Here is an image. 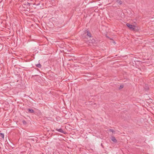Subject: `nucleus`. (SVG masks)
I'll list each match as a JSON object with an SVG mask.
<instances>
[{
  "label": "nucleus",
  "mask_w": 154,
  "mask_h": 154,
  "mask_svg": "<svg viewBox=\"0 0 154 154\" xmlns=\"http://www.w3.org/2000/svg\"><path fill=\"white\" fill-rule=\"evenodd\" d=\"M126 25L130 29L132 30H134L136 27V26H135L132 25L129 23H127Z\"/></svg>",
  "instance_id": "nucleus-1"
},
{
  "label": "nucleus",
  "mask_w": 154,
  "mask_h": 154,
  "mask_svg": "<svg viewBox=\"0 0 154 154\" xmlns=\"http://www.w3.org/2000/svg\"><path fill=\"white\" fill-rule=\"evenodd\" d=\"M55 129L56 131H58L59 132L65 133L64 132V131L62 129L58 128H55Z\"/></svg>",
  "instance_id": "nucleus-2"
},
{
  "label": "nucleus",
  "mask_w": 154,
  "mask_h": 154,
  "mask_svg": "<svg viewBox=\"0 0 154 154\" xmlns=\"http://www.w3.org/2000/svg\"><path fill=\"white\" fill-rule=\"evenodd\" d=\"M28 112L30 113H34V111L32 109H27Z\"/></svg>",
  "instance_id": "nucleus-3"
},
{
  "label": "nucleus",
  "mask_w": 154,
  "mask_h": 154,
  "mask_svg": "<svg viewBox=\"0 0 154 154\" xmlns=\"http://www.w3.org/2000/svg\"><path fill=\"white\" fill-rule=\"evenodd\" d=\"M111 140L114 142H117V140L114 137H111Z\"/></svg>",
  "instance_id": "nucleus-4"
},
{
  "label": "nucleus",
  "mask_w": 154,
  "mask_h": 154,
  "mask_svg": "<svg viewBox=\"0 0 154 154\" xmlns=\"http://www.w3.org/2000/svg\"><path fill=\"white\" fill-rule=\"evenodd\" d=\"M116 2L120 5H121L122 2L121 0H116Z\"/></svg>",
  "instance_id": "nucleus-5"
},
{
  "label": "nucleus",
  "mask_w": 154,
  "mask_h": 154,
  "mask_svg": "<svg viewBox=\"0 0 154 154\" xmlns=\"http://www.w3.org/2000/svg\"><path fill=\"white\" fill-rule=\"evenodd\" d=\"M36 66L37 67H38L39 68H40L41 67V65L40 63H38L36 65Z\"/></svg>",
  "instance_id": "nucleus-6"
},
{
  "label": "nucleus",
  "mask_w": 154,
  "mask_h": 154,
  "mask_svg": "<svg viewBox=\"0 0 154 154\" xmlns=\"http://www.w3.org/2000/svg\"><path fill=\"white\" fill-rule=\"evenodd\" d=\"M40 2H39L38 3H37L36 2H35L33 4L37 6H38L40 5Z\"/></svg>",
  "instance_id": "nucleus-7"
},
{
  "label": "nucleus",
  "mask_w": 154,
  "mask_h": 154,
  "mask_svg": "<svg viewBox=\"0 0 154 154\" xmlns=\"http://www.w3.org/2000/svg\"><path fill=\"white\" fill-rule=\"evenodd\" d=\"M0 136L3 138H4V134L2 133L0 134Z\"/></svg>",
  "instance_id": "nucleus-8"
},
{
  "label": "nucleus",
  "mask_w": 154,
  "mask_h": 154,
  "mask_svg": "<svg viewBox=\"0 0 154 154\" xmlns=\"http://www.w3.org/2000/svg\"><path fill=\"white\" fill-rule=\"evenodd\" d=\"M87 35L89 36V37H91V33L89 32L88 31L87 32Z\"/></svg>",
  "instance_id": "nucleus-9"
},
{
  "label": "nucleus",
  "mask_w": 154,
  "mask_h": 154,
  "mask_svg": "<svg viewBox=\"0 0 154 154\" xmlns=\"http://www.w3.org/2000/svg\"><path fill=\"white\" fill-rule=\"evenodd\" d=\"M68 51H71V50L72 49L70 47L68 46Z\"/></svg>",
  "instance_id": "nucleus-10"
},
{
  "label": "nucleus",
  "mask_w": 154,
  "mask_h": 154,
  "mask_svg": "<svg viewBox=\"0 0 154 154\" xmlns=\"http://www.w3.org/2000/svg\"><path fill=\"white\" fill-rule=\"evenodd\" d=\"M23 123L24 125H26V122L25 120L23 121Z\"/></svg>",
  "instance_id": "nucleus-11"
},
{
  "label": "nucleus",
  "mask_w": 154,
  "mask_h": 154,
  "mask_svg": "<svg viewBox=\"0 0 154 154\" xmlns=\"http://www.w3.org/2000/svg\"><path fill=\"white\" fill-rule=\"evenodd\" d=\"M124 87V86L123 85H121L119 87V89H122Z\"/></svg>",
  "instance_id": "nucleus-12"
},
{
  "label": "nucleus",
  "mask_w": 154,
  "mask_h": 154,
  "mask_svg": "<svg viewBox=\"0 0 154 154\" xmlns=\"http://www.w3.org/2000/svg\"><path fill=\"white\" fill-rule=\"evenodd\" d=\"M109 131H111V132H112V133H113V132H114V131H113V129H110L109 130Z\"/></svg>",
  "instance_id": "nucleus-13"
},
{
  "label": "nucleus",
  "mask_w": 154,
  "mask_h": 154,
  "mask_svg": "<svg viewBox=\"0 0 154 154\" xmlns=\"http://www.w3.org/2000/svg\"><path fill=\"white\" fill-rule=\"evenodd\" d=\"M27 4H29V3H27Z\"/></svg>",
  "instance_id": "nucleus-14"
}]
</instances>
